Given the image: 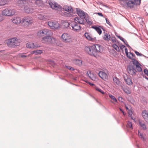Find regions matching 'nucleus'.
<instances>
[{"label": "nucleus", "mask_w": 148, "mask_h": 148, "mask_svg": "<svg viewBox=\"0 0 148 148\" xmlns=\"http://www.w3.org/2000/svg\"><path fill=\"white\" fill-rule=\"evenodd\" d=\"M126 127L129 130L133 129L132 124L131 122L128 121L127 123Z\"/></svg>", "instance_id": "obj_33"}, {"label": "nucleus", "mask_w": 148, "mask_h": 148, "mask_svg": "<svg viewBox=\"0 0 148 148\" xmlns=\"http://www.w3.org/2000/svg\"><path fill=\"white\" fill-rule=\"evenodd\" d=\"M135 53L137 56H143V54H142L141 53H139V52L136 51H135Z\"/></svg>", "instance_id": "obj_45"}, {"label": "nucleus", "mask_w": 148, "mask_h": 148, "mask_svg": "<svg viewBox=\"0 0 148 148\" xmlns=\"http://www.w3.org/2000/svg\"><path fill=\"white\" fill-rule=\"evenodd\" d=\"M24 10L26 12L28 13H32L34 12V10L33 8L27 6H25Z\"/></svg>", "instance_id": "obj_22"}, {"label": "nucleus", "mask_w": 148, "mask_h": 148, "mask_svg": "<svg viewBox=\"0 0 148 148\" xmlns=\"http://www.w3.org/2000/svg\"><path fill=\"white\" fill-rule=\"evenodd\" d=\"M66 66V67L69 69H70L71 66Z\"/></svg>", "instance_id": "obj_59"}, {"label": "nucleus", "mask_w": 148, "mask_h": 148, "mask_svg": "<svg viewBox=\"0 0 148 148\" xmlns=\"http://www.w3.org/2000/svg\"><path fill=\"white\" fill-rule=\"evenodd\" d=\"M86 21V22L89 24H92V21H91V20L89 18L88 15L86 16V18H84Z\"/></svg>", "instance_id": "obj_35"}, {"label": "nucleus", "mask_w": 148, "mask_h": 148, "mask_svg": "<svg viewBox=\"0 0 148 148\" xmlns=\"http://www.w3.org/2000/svg\"><path fill=\"white\" fill-rule=\"evenodd\" d=\"M65 26L66 27H67L70 26L71 28V29L73 31L75 32H79L81 30V26L79 24L76 22H73L71 24L69 23L66 22L65 23Z\"/></svg>", "instance_id": "obj_2"}, {"label": "nucleus", "mask_w": 148, "mask_h": 148, "mask_svg": "<svg viewBox=\"0 0 148 148\" xmlns=\"http://www.w3.org/2000/svg\"><path fill=\"white\" fill-rule=\"evenodd\" d=\"M20 56H21V57L23 58V57H26V56L24 55L23 54H21Z\"/></svg>", "instance_id": "obj_58"}, {"label": "nucleus", "mask_w": 148, "mask_h": 148, "mask_svg": "<svg viewBox=\"0 0 148 148\" xmlns=\"http://www.w3.org/2000/svg\"><path fill=\"white\" fill-rule=\"evenodd\" d=\"M73 63L76 65L81 66L82 64V61L81 60L78 59H75L73 60Z\"/></svg>", "instance_id": "obj_25"}, {"label": "nucleus", "mask_w": 148, "mask_h": 148, "mask_svg": "<svg viewBox=\"0 0 148 148\" xmlns=\"http://www.w3.org/2000/svg\"><path fill=\"white\" fill-rule=\"evenodd\" d=\"M36 16L39 19L45 21L48 19L49 18L47 15L40 13L37 14Z\"/></svg>", "instance_id": "obj_14"}, {"label": "nucleus", "mask_w": 148, "mask_h": 148, "mask_svg": "<svg viewBox=\"0 0 148 148\" xmlns=\"http://www.w3.org/2000/svg\"><path fill=\"white\" fill-rule=\"evenodd\" d=\"M106 20L107 23V24H108L109 25H110V22L108 20L107 18H106Z\"/></svg>", "instance_id": "obj_56"}, {"label": "nucleus", "mask_w": 148, "mask_h": 148, "mask_svg": "<svg viewBox=\"0 0 148 148\" xmlns=\"http://www.w3.org/2000/svg\"><path fill=\"white\" fill-rule=\"evenodd\" d=\"M111 40L112 41V42L114 43V42L116 41L115 38H112L111 39Z\"/></svg>", "instance_id": "obj_53"}, {"label": "nucleus", "mask_w": 148, "mask_h": 148, "mask_svg": "<svg viewBox=\"0 0 148 148\" xmlns=\"http://www.w3.org/2000/svg\"><path fill=\"white\" fill-rule=\"evenodd\" d=\"M7 2L5 0L0 1V5H3L7 3Z\"/></svg>", "instance_id": "obj_40"}, {"label": "nucleus", "mask_w": 148, "mask_h": 148, "mask_svg": "<svg viewBox=\"0 0 148 148\" xmlns=\"http://www.w3.org/2000/svg\"><path fill=\"white\" fill-rule=\"evenodd\" d=\"M139 124L140 126L142 127L144 130H145L146 129V126L144 123H143L140 122H139Z\"/></svg>", "instance_id": "obj_41"}, {"label": "nucleus", "mask_w": 148, "mask_h": 148, "mask_svg": "<svg viewBox=\"0 0 148 148\" xmlns=\"http://www.w3.org/2000/svg\"><path fill=\"white\" fill-rule=\"evenodd\" d=\"M87 74L88 75V76L90 77V78L92 79L89 75V74H90V75L91 74V71H88L87 72Z\"/></svg>", "instance_id": "obj_52"}, {"label": "nucleus", "mask_w": 148, "mask_h": 148, "mask_svg": "<svg viewBox=\"0 0 148 148\" xmlns=\"http://www.w3.org/2000/svg\"><path fill=\"white\" fill-rule=\"evenodd\" d=\"M42 51L41 50H37L33 51L34 53H35L36 55L38 54H41L42 53Z\"/></svg>", "instance_id": "obj_37"}, {"label": "nucleus", "mask_w": 148, "mask_h": 148, "mask_svg": "<svg viewBox=\"0 0 148 148\" xmlns=\"http://www.w3.org/2000/svg\"><path fill=\"white\" fill-rule=\"evenodd\" d=\"M129 58V59H132L133 60H135V56L134 54L132 53L131 52H129L128 53V55H126Z\"/></svg>", "instance_id": "obj_27"}, {"label": "nucleus", "mask_w": 148, "mask_h": 148, "mask_svg": "<svg viewBox=\"0 0 148 148\" xmlns=\"http://www.w3.org/2000/svg\"><path fill=\"white\" fill-rule=\"evenodd\" d=\"M138 135L140 138L142 139H144L143 134L139 131L138 132Z\"/></svg>", "instance_id": "obj_46"}, {"label": "nucleus", "mask_w": 148, "mask_h": 148, "mask_svg": "<svg viewBox=\"0 0 148 148\" xmlns=\"http://www.w3.org/2000/svg\"><path fill=\"white\" fill-rule=\"evenodd\" d=\"M128 116H131L132 115V113L131 110H129L128 111Z\"/></svg>", "instance_id": "obj_49"}, {"label": "nucleus", "mask_w": 148, "mask_h": 148, "mask_svg": "<svg viewBox=\"0 0 148 148\" xmlns=\"http://www.w3.org/2000/svg\"><path fill=\"white\" fill-rule=\"evenodd\" d=\"M15 13V10L10 8H6L3 10L2 12L3 15L5 16L13 15Z\"/></svg>", "instance_id": "obj_5"}, {"label": "nucleus", "mask_w": 148, "mask_h": 148, "mask_svg": "<svg viewBox=\"0 0 148 148\" xmlns=\"http://www.w3.org/2000/svg\"><path fill=\"white\" fill-rule=\"evenodd\" d=\"M63 9L65 11L70 13H73V10L71 6L66 5L64 7Z\"/></svg>", "instance_id": "obj_19"}, {"label": "nucleus", "mask_w": 148, "mask_h": 148, "mask_svg": "<svg viewBox=\"0 0 148 148\" xmlns=\"http://www.w3.org/2000/svg\"><path fill=\"white\" fill-rule=\"evenodd\" d=\"M51 30L44 29L38 31L37 32V36L39 37L44 36L45 35H51L52 34Z\"/></svg>", "instance_id": "obj_4"}, {"label": "nucleus", "mask_w": 148, "mask_h": 148, "mask_svg": "<svg viewBox=\"0 0 148 148\" xmlns=\"http://www.w3.org/2000/svg\"><path fill=\"white\" fill-rule=\"evenodd\" d=\"M42 43L48 44H51L59 46L58 44V40L51 35H47L43 37L41 40Z\"/></svg>", "instance_id": "obj_1"}, {"label": "nucleus", "mask_w": 148, "mask_h": 148, "mask_svg": "<svg viewBox=\"0 0 148 148\" xmlns=\"http://www.w3.org/2000/svg\"><path fill=\"white\" fill-rule=\"evenodd\" d=\"M19 3H21L22 4H23V5H25L27 3V2L26 1V0H20L18 1Z\"/></svg>", "instance_id": "obj_42"}, {"label": "nucleus", "mask_w": 148, "mask_h": 148, "mask_svg": "<svg viewBox=\"0 0 148 148\" xmlns=\"http://www.w3.org/2000/svg\"><path fill=\"white\" fill-rule=\"evenodd\" d=\"M103 37L104 40L108 41L110 38V36L108 33H105Z\"/></svg>", "instance_id": "obj_28"}, {"label": "nucleus", "mask_w": 148, "mask_h": 148, "mask_svg": "<svg viewBox=\"0 0 148 148\" xmlns=\"http://www.w3.org/2000/svg\"><path fill=\"white\" fill-rule=\"evenodd\" d=\"M70 70L71 71H74L75 70V69L74 68L71 67Z\"/></svg>", "instance_id": "obj_60"}, {"label": "nucleus", "mask_w": 148, "mask_h": 148, "mask_svg": "<svg viewBox=\"0 0 148 148\" xmlns=\"http://www.w3.org/2000/svg\"><path fill=\"white\" fill-rule=\"evenodd\" d=\"M86 38L89 40H92V38L89 33L86 32L84 34Z\"/></svg>", "instance_id": "obj_32"}, {"label": "nucleus", "mask_w": 148, "mask_h": 148, "mask_svg": "<svg viewBox=\"0 0 148 148\" xmlns=\"http://www.w3.org/2000/svg\"><path fill=\"white\" fill-rule=\"evenodd\" d=\"M49 4L53 9L58 10H60L62 9V6L56 2L50 1L49 2Z\"/></svg>", "instance_id": "obj_7"}, {"label": "nucleus", "mask_w": 148, "mask_h": 148, "mask_svg": "<svg viewBox=\"0 0 148 148\" xmlns=\"http://www.w3.org/2000/svg\"><path fill=\"white\" fill-rule=\"evenodd\" d=\"M141 0H134V4H136V5H140Z\"/></svg>", "instance_id": "obj_43"}, {"label": "nucleus", "mask_w": 148, "mask_h": 148, "mask_svg": "<svg viewBox=\"0 0 148 148\" xmlns=\"http://www.w3.org/2000/svg\"><path fill=\"white\" fill-rule=\"evenodd\" d=\"M124 80L126 83L129 85H132L133 84L131 79L129 77H125Z\"/></svg>", "instance_id": "obj_24"}, {"label": "nucleus", "mask_w": 148, "mask_h": 148, "mask_svg": "<svg viewBox=\"0 0 148 148\" xmlns=\"http://www.w3.org/2000/svg\"><path fill=\"white\" fill-rule=\"evenodd\" d=\"M122 98L121 97H119L118 98V100L119 101H121V102H122Z\"/></svg>", "instance_id": "obj_57"}, {"label": "nucleus", "mask_w": 148, "mask_h": 148, "mask_svg": "<svg viewBox=\"0 0 148 148\" xmlns=\"http://www.w3.org/2000/svg\"><path fill=\"white\" fill-rule=\"evenodd\" d=\"M94 86V84H93V86ZM93 87H94V88H95L97 91L100 92L102 94L104 95L105 93L104 92H103L102 90H101L100 88H99L98 87L95 86L94 87L93 86Z\"/></svg>", "instance_id": "obj_34"}, {"label": "nucleus", "mask_w": 148, "mask_h": 148, "mask_svg": "<svg viewBox=\"0 0 148 148\" xmlns=\"http://www.w3.org/2000/svg\"><path fill=\"white\" fill-rule=\"evenodd\" d=\"M62 41L65 42H71L72 41L71 37L69 34L64 33L61 36Z\"/></svg>", "instance_id": "obj_6"}, {"label": "nucleus", "mask_w": 148, "mask_h": 148, "mask_svg": "<svg viewBox=\"0 0 148 148\" xmlns=\"http://www.w3.org/2000/svg\"><path fill=\"white\" fill-rule=\"evenodd\" d=\"M113 80L114 84H116L117 85H121V83L119 81L117 78L116 77L114 78Z\"/></svg>", "instance_id": "obj_31"}, {"label": "nucleus", "mask_w": 148, "mask_h": 148, "mask_svg": "<svg viewBox=\"0 0 148 148\" xmlns=\"http://www.w3.org/2000/svg\"><path fill=\"white\" fill-rule=\"evenodd\" d=\"M91 28H92V26L91 27Z\"/></svg>", "instance_id": "obj_62"}, {"label": "nucleus", "mask_w": 148, "mask_h": 148, "mask_svg": "<svg viewBox=\"0 0 148 148\" xmlns=\"http://www.w3.org/2000/svg\"><path fill=\"white\" fill-rule=\"evenodd\" d=\"M26 47L29 48L36 49L40 47V46L38 44L29 42L27 44Z\"/></svg>", "instance_id": "obj_10"}, {"label": "nucleus", "mask_w": 148, "mask_h": 148, "mask_svg": "<svg viewBox=\"0 0 148 148\" xmlns=\"http://www.w3.org/2000/svg\"><path fill=\"white\" fill-rule=\"evenodd\" d=\"M99 75L101 78L105 80L108 79V76L107 74L103 72H100L99 73Z\"/></svg>", "instance_id": "obj_18"}, {"label": "nucleus", "mask_w": 148, "mask_h": 148, "mask_svg": "<svg viewBox=\"0 0 148 148\" xmlns=\"http://www.w3.org/2000/svg\"><path fill=\"white\" fill-rule=\"evenodd\" d=\"M125 44H126V42H125Z\"/></svg>", "instance_id": "obj_64"}, {"label": "nucleus", "mask_w": 148, "mask_h": 148, "mask_svg": "<svg viewBox=\"0 0 148 148\" xmlns=\"http://www.w3.org/2000/svg\"><path fill=\"white\" fill-rule=\"evenodd\" d=\"M3 14L0 13V22L2 21L4 19V18L3 16Z\"/></svg>", "instance_id": "obj_44"}, {"label": "nucleus", "mask_w": 148, "mask_h": 148, "mask_svg": "<svg viewBox=\"0 0 148 148\" xmlns=\"http://www.w3.org/2000/svg\"><path fill=\"white\" fill-rule=\"evenodd\" d=\"M144 72L145 74L148 76V70L147 69H145L144 70Z\"/></svg>", "instance_id": "obj_48"}, {"label": "nucleus", "mask_w": 148, "mask_h": 148, "mask_svg": "<svg viewBox=\"0 0 148 148\" xmlns=\"http://www.w3.org/2000/svg\"><path fill=\"white\" fill-rule=\"evenodd\" d=\"M112 47L116 51H119V47L116 44H113L112 45Z\"/></svg>", "instance_id": "obj_38"}, {"label": "nucleus", "mask_w": 148, "mask_h": 148, "mask_svg": "<svg viewBox=\"0 0 148 148\" xmlns=\"http://www.w3.org/2000/svg\"><path fill=\"white\" fill-rule=\"evenodd\" d=\"M126 108L127 109H128V108L127 107H126Z\"/></svg>", "instance_id": "obj_61"}, {"label": "nucleus", "mask_w": 148, "mask_h": 148, "mask_svg": "<svg viewBox=\"0 0 148 148\" xmlns=\"http://www.w3.org/2000/svg\"><path fill=\"white\" fill-rule=\"evenodd\" d=\"M142 114L145 121L148 123V112L144 110L142 112Z\"/></svg>", "instance_id": "obj_16"}, {"label": "nucleus", "mask_w": 148, "mask_h": 148, "mask_svg": "<svg viewBox=\"0 0 148 148\" xmlns=\"http://www.w3.org/2000/svg\"><path fill=\"white\" fill-rule=\"evenodd\" d=\"M23 23L27 25H29L33 22V18L32 17L27 16L24 17L22 20Z\"/></svg>", "instance_id": "obj_9"}, {"label": "nucleus", "mask_w": 148, "mask_h": 148, "mask_svg": "<svg viewBox=\"0 0 148 148\" xmlns=\"http://www.w3.org/2000/svg\"><path fill=\"white\" fill-rule=\"evenodd\" d=\"M6 43L9 47L11 48L15 47L20 45V43L18 42V39L16 38L8 40H7Z\"/></svg>", "instance_id": "obj_3"}, {"label": "nucleus", "mask_w": 148, "mask_h": 148, "mask_svg": "<svg viewBox=\"0 0 148 148\" xmlns=\"http://www.w3.org/2000/svg\"><path fill=\"white\" fill-rule=\"evenodd\" d=\"M48 25L52 29H58L60 27L59 24L54 21H50L48 22Z\"/></svg>", "instance_id": "obj_8"}, {"label": "nucleus", "mask_w": 148, "mask_h": 148, "mask_svg": "<svg viewBox=\"0 0 148 148\" xmlns=\"http://www.w3.org/2000/svg\"><path fill=\"white\" fill-rule=\"evenodd\" d=\"M85 50L90 55H92V47H85Z\"/></svg>", "instance_id": "obj_21"}, {"label": "nucleus", "mask_w": 148, "mask_h": 148, "mask_svg": "<svg viewBox=\"0 0 148 148\" xmlns=\"http://www.w3.org/2000/svg\"><path fill=\"white\" fill-rule=\"evenodd\" d=\"M132 62L133 64L135 65L136 68L138 71L140 72L142 71V68L140 66L141 65L137 60H133Z\"/></svg>", "instance_id": "obj_13"}, {"label": "nucleus", "mask_w": 148, "mask_h": 148, "mask_svg": "<svg viewBox=\"0 0 148 148\" xmlns=\"http://www.w3.org/2000/svg\"><path fill=\"white\" fill-rule=\"evenodd\" d=\"M77 12L78 16L80 18H86V17L88 16V14L86 13L80 9H77Z\"/></svg>", "instance_id": "obj_11"}, {"label": "nucleus", "mask_w": 148, "mask_h": 148, "mask_svg": "<svg viewBox=\"0 0 148 148\" xmlns=\"http://www.w3.org/2000/svg\"><path fill=\"white\" fill-rule=\"evenodd\" d=\"M35 3L38 6H41L43 3V1L40 0H37L35 1Z\"/></svg>", "instance_id": "obj_39"}, {"label": "nucleus", "mask_w": 148, "mask_h": 148, "mask_svg": "<svg viewBox=\"0 0 148 148\" xmlns=\"http://www.w3.org/2000/svg\"><path fill=\"white\" fill-rule=\"evenodd\" d=\"M124 50H125V53H126V55H128V53H129L128 52V50H127V48L126 47L124 49Z\"/></svg>", "instance_id": "obj_51"}, {"label": "nucleus", "mask_w": 148, "mask_h": 148, "mask_svg": "<svg viewBox=\"0 0 148 148\" xmlns=\"http://www.w3.org/2000/svg\"><path fill=\"white\" fill-rule=\"evenodd\" d=\"M86 82L89 84H90V85L91 86H92V83H90V82H88V81H86Z\"/></svg>", "instance_id": "obj_54"}, {"label": "nucleus", "mask_w": 148, "mask_h": 148, "mask_svg": "<svg viewBox=\"0 0 148 148\" xmlns=\"http://www.w3.org/2000/svg\"><path fill=\"white\" fill-rule=\"evenodd\" d=\"M21 18L19 17H15L12 19V22L16 25L20 23L21 22Z\"/></svg>", "instance_id": "obj_17"}, {"label": "nucleus", "mask_w": 148, "mask_h": 148, "mask_svg": "<svg viewBox=\"0 0 148 148\" xmlns=\"http://www.w3.org/2000/svg\"><path fill=\"white\" fill-rule=\"evenodd\" d=\"M97 14L99 16H103V15L100 12H98L97 13Z\"/></svg>", "instance_id": "obj_55"}, {"label": "nucleus", "mask_w": 148, "mask_h": 148, "mask_svg": "<svg viewBox=\"0 0 148 148\" xmlns=\"http://www.w3.org/2000/svg\"><path fill=\"white\" fill-rule=\"evenodd\" d=\"M128 73L130 74L133 75L136 74V70L135 69L134 66H130L127 68Z\"/></svg>", "instance_id": "obj_12"}, {"label": "nucleus", "mask_w": 148, "mask_h": 148, "mask_svg": "<svg viewBox=\"0 0 148 148\" xmlns=\"http://www.w3.org/2000/svg\"><path fill=\"white\" fill-rule=\"evenodd\" d=\"M100 27V26H93V29H94L99 35L102 33V31Z\"/></svg>", "instance_id": "obj_26"}, {"label": "nucleus", "mask_w": 148, "mask_h": 148, "mask_svg": "<svg viewBox=\"0 0 148 148\" xmlns=\"http://www.w3.org/2000/svg\"><path fill=\"white\" fill-rule=\"evenodd\" d=\"M121 88L125 93L127 94H129L130 93L131 91L130 88L128 87H125L123 86H121Z\"/></svg>", "instance_id": "obj_23"}, {"label": "nucleus", "mask_w": 148, "mask_h": 148, "mask_svg": "<svg viewBox=\"0 0 148 148\" xmlns=\"http://www.w3.org/2000/svg\"><path fill=\"white\" fill-rule=\"evenodd\" d=\"M109 96L112 100L111 102L114 104H115L117 102V101L114 96L111 94H109Z\"/></svg>", "instance_id": "obj_29"}, {"label": "nucleus", "mask_w": 148, "mask_h": 148, "mask_svg": "<svg viewBox=\"0 0 148 148\" xmlns=\"http://www.w3.org/2000/svg\"><path fill=\"white\" fill-rule=\"evenodd\" d=\"M72 13H67L66 12H65L64 14V15L67 17H71L73 16V14H72Z\"/></svg>", "instance_id": "obj_36"}, {"label": "nucleus", "mask_w": 148, "mask_h": 148, "mask_svg": "<svg viewBox=\"0 0 148 148\" xmlns=\"http://www.w3.org/2000/svg\"><path fill=\"white\" fill-rule=\"evenodd\" d=\"M118 38L122 41H123L124 43H125V39L122 37L120 36H118Z\"/></svg>", "instance_id": "obj_50"}, {"label": "nucleus", "mask_w": 148, "mask_h": 148, "mask_svg": "<svg viewBox=\"0 0 148 148\" xmlns=\"http://www.w3.org/2000/svg\"><path fill=\"white\" fill-rule=\"evenodd\" d=\"M126 48V47L124 45H121L120 47V49L121 50L123 51V50H124V49Z\"/></svg>", "instance_id": "obj_47"}, {"label": "nucleus", "mask_w": 148, "mask_h": 148, "mask_svg": "<svg viewBox=\"0 0 148 148\" xmlns=\"http://www.w3.org/2000/svg\"><path fill=\"white\" fill-rule=\"evenodd\" d=\"M93 47L94 48V51L96 53L100 52L101 49H102L101 46L99 45H94V47Z\"/></svg>", "instance_id": "obj_20"}, {"label": "nucleus", "mask_w": 148, "mask_h": 148, "mask_svg": "<svg viewBox=\"0 0 148 148\" xmlns=\"http://www.w3.org/2000/svg\"><path fill=\"white\" fill-rule=\"evenodd\" d=\"M134 4V2L131 1H129L127 3V6L131 8H133Z\"/></svg>", "instance_id": "obj_30"}, {"label": "nucleus", "mask_w": 148, "mask_h": 148, "mask_svg": "<svg viewBox=\"0 0 148 148\" xmlns=\"http://www.w3.org/2000/svg\"><path fill=\"white\" fill-rule=\"evenodd\" d=\"M147 79H148V78H147Z\"/></svg>", "instance_id": "obj_63"}, {"label": "nucleus", "mask_w": 148, "mask_h": 148, "mask_svg": "<svg viewBox=\"0 0 148 148\" xmlns=\"http://www.w3.org/2000/svg\"><path fill=\"white\" fill-rule=\"evenodd\" d=\"M84 18H80V17H75L74 19V21L76 22H77L78 23L80 24H84L85 22L84 20Z\"/></svg>", "instance_id": "obj_15"}]
</instances>
